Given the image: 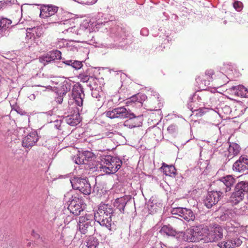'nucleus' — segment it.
I'll return each mask as SVG.
<instances>
[{"label":"nucleus","instance_id":"obj_18","mask_svg":"<svg viewBox=\"0 0 248 248\" xmlns=\"http://www.w3.org/2000/svg\"><path fill=\"white\" fill-rule=\"evenodd\" d=\"M27 36L30 38L33 37L34 39L40 37L43 33V28L40 27H36L32 28H28Z\"/></svg>","mask_w":248,"mask_h":248},{"label":"nucleus","instance_id":"obj_28","mask_svg":"<svg viewBox=\"0 0 248 248\" xmlns=\"http://www.w3.org/2000/svg\"><path fill=\"white\" fill-rule=\"evenodd\" d=\"M160 232L161 233L166 234L168 235H174L175 233L172 229L166 225L163 226Z\"/></svg>","mask_w":248,"mask_h":248},{"label":"nucleus","instance_id":"obj_46","mask_svg":"<svg viewBox=\"0 0 248 248\" xmlns=\"http://www.w3.org/2000/svg\"><path fill=\"white\" fill-rule=\"evenodd\" d=\"M225 82H226V81H223V82H220V83H219V86H222L223 85L225 84Z\"/></svg>","mask_w":248,"mask_h":248},{"label":"nucleus","instance_id":"obj_42","mask_svg":"<svg viewBox=\"0 0 248 248\" xmlns=\"http://www.w3.org/2000/svg\"><path fill=\"white\" fill-rule=\"evenodd\" d=\"M73 62L72 61L69 60V61H66L64 62V63L68 65L71 66V64H72Z\"/></svg>","mask_w":248,"mask_h":248},{"label":"nucleus","instance_id":"obj_44","mask_svg":"<svg viewBox=\"0 0 248 248\" xmlns=\"http://www.w3.org/2000/svg\"><path fill=\"white\" fill-rule=\"evenodd\" d=\"M154 248H164L160 244L155 245Z\"/></svg>","mask_w":248,"mask_h":248},{"label":"nucleus","instance_id":"obj_8","mask_svg":"<svg viewBox=\"0 0 248 248\" xmlns=\"http://www.w3.org/2000/svg\"><path fill=\"white\" fill-rule=\"evenodd\" d=\"M92 221L84 217H79L78 227L81 233L90 234L95 231L94 227L91 224Z\"/></svg>","mask_w":248,"mask_h":248},{"label":"nucleus","instance_id":"obj_41","mask_svg":"<svg viewBox=\"0 0 248 248\" xmlns=\"http://www.w3.org/2000/svg\"><path fill=\"white\" fill-rule=\"evenodd\" d=\"M184 248H203L202 247H199L197 245H189L186 247H185Z\"/></svg>","mask_w":248,"mask_h":248},{"label":"nucleus","instance_id":"obj_5","mask_svg":"<svg viewBox=\"0 0 248 248\" xmlns=\"http://www.w3.org/2000/svg\"><path fill=\"white\" fill-rule=\"evenodd\" d=\"M70 182L74 189L79 190L85 195L91 194V187L90 184L86 179L74 177L71 178Z\"/></svg>","mask_w":248,"mask_h":248},{"label":"nucleus","instance_id":"obj_16","mask_svg":"<svg viewBox=\"0 0 248 248\" xmlns=\"http://www.w3.org/2000/svg\"><path fill=\"white\" fill-rule=\"evenodd\" d=\"M38 136L35 132L29 134L22 141L23 146L30 148L34 146L38 140Z\"/></svg>","mask_w":248,"mask_h":248},{"label":"nucleus","instance_id":"obj_37","mask_svg":"<svg viewBox=\"0 0 248 248\" xmlns=\"http://www.w3.org/2000/svg\"><path fill=\"white\" fill-rule=\"evenodd\" d=\"M9 3L7 1H0V12L3 11Z\"/></svg>","mask_w":248,"mask_h":248},{"label":"nucleus","instance_id":"obj_14","mask_svg":"<svg viewBox=\"0 0 248 248\" xmlns=\"http://www.w3.org/2000/svg\"><path fill=\"white\" fill-rule=\"evenodd\" d=\"M83 204L81 200L78 199H73L68 206V209L75 216H78L83 211Z\"/></svg>","mask_w":248,"mask_h":248},{"label":"nucleus","instance_id":"obj_4","mask_svg":"<svg viewBox=\"0 0 248 248\" xmlns=\"http://www.w3.org/2000/svg\"><path fill=\"white\" fill-rule=\"evenodd\" d=\"M248 192V182L241 181L238 183L230 197V202L233 204H237L242 201L245 195Z\"/></svg>","mask_w":248,"mask_h":248},{"label":"nucleus","instance_id":"obj_38","mask_svg":"<svg viewBox=\"0 0 248 248\" xmlns=\"http://www.w3.org/2000/svg\"><path fill=\"white\" fill-rule=\"evenodd\" d=\"M76 104L78 106H82L83 104V97L74 98Z\"/></svg>","mask_w":248,"mask_h":248},{"label":"nucleus","instance_id":"obj_22","mask_svg":"<svg viewBox=\"0 0 248 248\" xmlns=\"http://www.w3.org/2000/svg\"><path fill=\"white\" fill-rule=\"evenodd\" d=\"M126 204V202L125 199L124 197L117 198L114 202V205L118 208L122 213H124V211Z\"/></svg>","mask_w":248,"mask_h":248},{"label":"nucleus","instance_id":"obj_30","mask_svg":"<svg viewBox=\"0 0 248 248\" xmlns=\"http://www.w3.org/2000/svg\"><path fill=\"white\" fill-rule=\"evenodd\" d=\"M72 95L73 98H78V97H83L84 94L82 93V91L80 89L79 90H74L73 91Z\"/></svg>","mask_w":248,"mask_h":248},{"label":"nucleus","instance_id":"obj_17","mask_svg":"<svg viewBox=\"0 0 248 248\" xmlns=\"http://www.w3.org/2000/svg\"><path fill=\"white\" fill-rule=\"evenodd\" d=\"M65 121L71 126H76L81 121L78 110H77L73 114L66 116L65 118Z\"/></svg>","mask_w":248,"mask_h":248},{"label":"nucleus","instance_id":"obj_36","mask_svg":"<svg viewBox=\"0 0 248 248\" xmlns=\"http://www.w3.org/2000/svg\"><path fill=\"white\" fill-rule=\"evenodd\" d=\"M168 132L170 134H173L177 131V127L174 124L170 125L167 128Z\"/></svg>","mask_w":248,"mask_h":248},{"label":"nucleus","instance_id":"obj_49","mask_svg":"<svg viewBox=\"0 0 248 248\" xmlns=\"http://www.w3.org/2000/svg\"><path fill=\"white\" fill-rule=\"evenodd\" d=\"M31 243H28V246H31Z\"/></svg>","mask_w":248,"mask_h":248},{"label":"nucleus","instance_id":"obj_50","mask_svg":"<svg viewBox=\"0 0 248 248\" xmlns=\"http://www.w3.org/2000/svg\"><path fill=\"white\" fill-rule=\"evenodd\" d=\"M52 23H56V22H55V21H52Z\"/></svg>","mask_w":248,"mask_h":248},{"label":"nucleus","instance_id":"obj_34","mask_svg":"<svg viewBox=\"0 0 248 248\" xmlns=\"http://www.w3.org/2000/svg\"><path fill=\"white\" fill-rule=\"evenodd\" d=\"M243 4L241 2L239 1H235L233 3L234 8L238 11L241 10L242 8Z\"/></svg>","mask_w":248,"mask_h":248},{"label":"nucleus","instance_id":"obj_20","mask_svg":"<svg viewBox=\"0 0 248 248\" xmlns=\"http://www.w3.org/2000/svg\"><path fill=\"white\" fill-rule=\"evenodd\" d=\"M241 150L240 146L236 143H231L229 144L228 150V157L231 158L237 155L239 153Z\"/></svg>","mask_w":248,"mask_h":248},{"label":"nucleus","instance_id":"obj_13","mask_svg":"<svg viewBox=\"0 0 248 248\" xmlns=\"http://www.w3.org/2000/svg\"><path fill=\"white\" fill-rule=\"evenodd\" d=\"M173 214H178L187 221H193L195 217L190 209L185 208H177L172 211Z\"/></svg>","mask_w":248,"mask_h":248},{"label":"nucleus","instance_id":"obj_45","mask_svg":"<svg viewBox=\"0 0 248 248\" xmlns=\"http://www.w3.org/2000/svg\"><path fill=\"white\" fill-rule=\"evenodd\" d=\"M219 75H220V77H222L223 78H226V76L223 73H220Z\"/></svg>","mask_w":248,"mask_h":248},{"label":"nucleus","instance_id":"obj_47","mask_svg":"<svg viewBox=\"0 0 248 248\" xmlns=\"http://www.w3.org/2000/svg\"><path fill=\"white\" fill-rule=\"evenodd\" d=\"M197 111H199L200 112H202V109H199L198 110H197Z\"/></svg>","mask_w":248,"mask_h":248},{"label":"nucleus","instance_id":"obj_6","mask_svg":"<svg viewBox=\"0 0 248 248\" xmlns=\"http://www.w3.org/2000/svg\"><path fill=\"white\" fill-rule=\"evenodd\" d=\"M201 225L193 227L186 230L183 235L184 240L187 242L201 241Z\"/></svg>","mask_w":248,"mask_h":248},{"label":"nucleus","instance_id":"obj_33","mask_svg":"<svg viewBox=\"0 0 248 248\" xmlns=\"http://www.w3.org/2000/svg\"><path fill=\"white\" fill-rule=\"evenodd\" d=\"M214 74V71L212 69H207L205 72V77H206V78L209 80L210 79L213 78V76ZM209 82V80H208Z\"/></svg>","mask_w":248,"mask_h":248},{"label":"nucleus","instance_id":"obj_19","mask_svg":"<svg viewBox=\"0 0 248 248\" xmlns=\"http://www.w3.org/2000/svg\"><path fill=\"white\" fill-rule=\"evenodd\" d=\"M128 118L129 119L124 122V125L125 126L129 128H132L141 125V122L138 121V117H136L134 114L133 116L128 117Z\"/></svg>","mask_w":248,"mask_h":248},{"label":"nucleus","instance_id":"obj_1","mask_svg":"<svg viewBox=\"0 0 248 248\" xmlns=\"http://www.w3.org/2000/svg\"><path fill=\"white\" fill-rule=\"evenodd\" d=\"M113 213V209L111 205L105 203L100 204L97 210L94 213V219L101 225L110 228Z\"/></svg>","mask_w":248,"mask_h":248},{"label":"nucleus","instance_id":"obj_48","mask_svg":"<svg viewBox=\"0 0 248 248\" xmlns=\"http://www.w3.org/2000/svg\"><path fill=\"white\" fill-rule=\"evenodd\" d=\"M134 97H133V99H131V102H132L133 103H134Z\"/></svg>","mask_w":248,"mask_h":248},{"label":"nucleus","instance_id":"obj_43","mask_svg":"<svg viewBox=\"0 0 248 248\" xmlns=\"http://www.w3.org/2000/svg\"><path fill=\"white\" fill-rule=\"evenodd\" d=\"M106 136H108L109 137H111V136L113 135V133L111 132H107L106 133Z\"/></svg>","mask_w":248,"mask_h":248},{"label":"nucleus","instance_id":"obj_26","mask_svg":"<svg viewBox=\"0 0 248 248\" xmlns=\"http://www.w3.org/2000/svg\"><path fill=\"white\" fill-rule=\"evenodd\" d=\"M217 186L218 187L217 191L221 194V197L229 191L226 190V187H227L225 185L224 183H222V182L220 181L219 180L217 181Z\"/></svg>","mask_w":248,"mask_h":248},{"label":"nucleus","instance_id":"obj_7","mask_svg":"<svg viewBox=\"0 0 248 248\" xmlns=\"http://www.w3.org/2000/svg\"><path fill=\"white\" fill-rule=\"evenodd\" d=\"M106 116L110 118L124 119L134 116V113L129 111L124 107H118L106 112Z\"/></svg>","mask_w":248,"mask_h":248},{"label":"nucleus","instance_id":"obj_15","mask_svg":"<svg viewBox=\"0 0 248 248\" xmlns=\"http://www.w3.org/2000/svg\"><path fill=\"white\" fill-rule=\"evenodd\" d=\"M58 7L52 5H43L40 9V17L45 18L55 15L58 11Z\"/></svg>","mask_w":248,"mask_h":248},{"label":"nucleus","instance_id":"obj_39","mask_svg":"<svg viewBox=\"0 0 248 248\" xmlns=\"http://www.w3.org/2000/svg\"><path fill=\"white\" fill-rule=\"evenodd\" d=\"M84 156L85 158H87L88 159H89L90 158H92L93 157L94 155L90 152H87L85 153Z\"/></svg>","mask_w":248,"mask_h":248},{"label":"nucleus","instance_id":"obj_32","mask_svg":"<svg viewBox=\"0 0 248 248\" xmlns=\"http://www.w3.org/2000/svg\"><path fill=\"white\" fill-rule=\"evenodd\" d=\"M71 66L76 69H79L82 67L83 64L80 61H74L71 64Z\"/></svg>","mask_w":248,"mask_h":248},{"label":"nucleus","instance_id":"obj_2","mask_svg":"<svg viewBox=\"0 0 248 248\" xmlns=\"http://www.w3.org/2000/svg\"><path fill=\"white\" fill-rule=\"evenodd\" d=\"M201 241L204 243L214 242L223 237V230L219 226L201 225Z\"/></svg>","mask_w":248,"mask_h":248},{"label":"nucleus","instance_id":"obj_12","mask_svg":"<svg viewBox=\"0 0 248 248\" xmlns=\"http://www.w3.org/2000/svg\"><path fill=\"white\" fill-rule=\"evenodd\" d=\"M61 52L59 50H55L51 51L47 54L40 57L39 59V62L45 65L51 61L61 59Z\"/></svg>","mask_w":248,"mask_h":248},{"label":"nucleus","instance_id":"obj_9","mask_svg":"<svg viewBox=\"0 0 248 248\" xmlns=\"http://www.w3.org/2000/svg\"><path fill=\"white\" fill-rule=\"evenodd\" d=\"M147 101L149 107L153 110H159L163 106L161 98L159 93L155 92H152Z\"/></svg>","mask_w":248,"mask_h":248},{"label":"nucleus","instance_id":"obj_24","mask_svg":"<svg viewBox=\"0 0 248 248\" xmlns=\"http://www.w3.org/2000/svg\"><path fill=\"white\" fill-rule=\"evenodd\" d=\"M11 23L12 21L7 18L2 17L0 19V33H4L9 28Z\"/></svg>","mask_w":248,"mask_h":248},{"label":"nucleus","instance_id":"obj_23","mask_svg":"<svg viewBox=\"0 0 248 248\" xmlns=\"http://www.w3.org/2000/svg\"><path fill=\"white\" fill-rule=\"evenodd\" d=\"M161 168L163 170L164 174L166 176H172L175 174L176 170L173 166H169L163 163Z\"/></svg>","mask_w":248,"mask_h":248},{"label":"nucleus","instance_id":"obj_11","mask_svg":"<svg viewBox=\"0 0 248 248\" xmlns=\"http://www.w3.org/2000/svg\"><path fill=\"white\" fill-rule=\"evenodd\" d=\"M221 198V194L217 191L209 192L204 200V205L208 208H211L216 204Z\"/></svg>","mask_w":248,"mask_h":248},{"label":"nucleus","instance_id":"obj_3","mask_svg":"<svg viewBox=\"0 0 248 248\" xmlns=\"http://www.w3.org/2000/svg\"><path fill=\"white\" fill-rule=\"evenodd\" d=\"M102 168L104 171L110 174L116 172L121 167L122 161L120 159L111 156H106L101 160Z\"/></svg>","mask_w":248,"mask_h":248},{"label":"nucleus","instance_id":"obj_35","mask_svg":"<svg viewBox=\"0 0 248 248\" xmlns=\"http://www.w3.org/2000/svg\"><path fill=\"white\" fill-rule=\"evenodd\" d=\"M228 244L227 241H222L218 243L217 246L220 248H230V246H229Z\"/></svg>","mask_w":248,"mask_h":248},{"label":"nucleus","instance_id":"obj_40","mask_svg":"<svg viewBox=\"0 0 248 248\" xmlns=\"http://www.w3.org/2000/svg\"><path fill=\"white\" fill-rule=\"evenodd\" d=\"M154 205L153 202H151L149 205V210H150L152 213L154 212V211L156 212V208H154Z\"/></svg>","mask_w":248,"mask_h":248},{"label":"nucleus","instance_id":"obj_29","mask_svg":"<svg viewBox=\"0 0 248 248\" xmlns=\"http://www.w3.org/2000/svg\"><path fill=\"white\" fill-rule=\"evenodd\" d=\"M78 27L75 26L70 27L63 31L64 33H68L69 35L78 34Z\"/></svg>","mask_w":248,"mask_h":248},{"label":"nucleus","instance_id":"obj_21","mask_svg":"<svg viewBox=\"0 0 248 248\" xmlns=\"http://www.w3.org/2000/svg\"><path fill=\"white\" fill-rule=\"evenodd\" d=\"M220 181L224 183L225 185L226 186V191H230L231 187L235 182V179L232 175H227L221 179L219 180Z\"/></svg>","mask_w":248,"mask_h":248},{"label":"nucleus","instance_id":"obj_10","mask_svg":"<svg viewBox=\"0 0 248 248\" xmlns=\"http://www.w3.org/2000/svg\"><path fill=\"white\" fill-rule=\"evenodd\" d=\"M234 171L244 172L248 170V158L245 155H241L239 159L235 161L232 166Z\"/></svg>","mask_w":248,"mask_h":248},{"label":"nucleus","instance_id":"obj_31","mask_svg":"<svg viewBox=\"0 0 248 248\" xmlns=\"http://www.w3.org/2000/svg\"><path fill=\"white\" fill-rule=\"evenodd\" d=\"M80 81L83 82H87L90 79V76L85 74H80L78 77Z\"/></svg>","mask_w":248,"mask_h":248},{"label":"nucleus","instance_id":"obj_27","mask_svg":"<svg viewBox=\"0 0 248 248\" xmlns=\"http://www.w3.org/2000/svg\"><path fill=\"white\" fill-rule=\"evenodd\" d=\"M227 241L228 243L229 246H230V248L239 247L242 243V240L239 238L228 240Z\"/></svg>","mask_w":248,"mask_h":248},{"label":"nucleus","instance_id":"obj_25","mask_svg":"<svg viewBox=\"0 0 248 248\" xmlns=\"http://www.w3.org/2000/svg\"><path fill=\"white\" fill-rule=\"evenodd\" d=\"M86 243V246L83 247V248H96L99 244L98 239L93 236H90L88 238Z\"/></svg>","mask_w":248,"mask_h":248}]
</instances>
